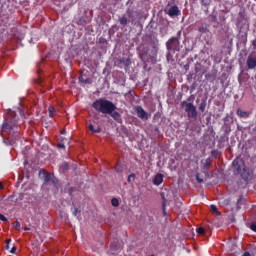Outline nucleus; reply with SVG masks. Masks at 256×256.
I'll list each match as a JSON object with an SVG mask.
<instances>
[{"mask_svg": "<svg viewBox=\"0 0 256 256\" xmlns=\"http://www.w3.org/2000/svg\"><path fill=\"white\" fill-rule=\"evenodd\" d=\"M21 128L19 127V117L13 110L7 113L6 121L2 125L0 132L5 145H15L21 139Z\"/></svg>", "mask_w": 256, "mask_h": 256, "instance_id": "nucleus-1", "label": "nucleus"}, {"mask_svg": "<svg viewBox=\"0 0 256 256\" xmlns=\"http://www.w3.org/2000/svg\"><path fill=\"white\" fill-rule=\"evenodd\" d=\"M92 107L95 111H98V113L111 116L116 123H123V118H121V114L117 112V106L113 102L105 98H100L92 103Z\"/></svg>", "mask_w": 256, "mask_h": 256, "instance_id": "nucleus-2", "label": "nucleus"}, {"mask_svg": "<svg viewBox=\"0 0 256 256\" xmlns=\"http://www.w3.org/2000/svg\"><path fill=\"white\" fill-rule=\"evenodd\" d=\"M180 105L182 109H184L185 113H187L188 119H194V121L197 119L199 113L197 112V107H195L193 103L182 101Z\"/></svg>", "mask_w": 256, "mask_h": 256, "instance_id": "nucleus-3", "label": "nucleus"}, {"mask_svg": "<svg viewBox=\"0 0 256 256\" xmlns=\"http://www.w3.org/2000/svg\"><path fill=\"white\" fill-rule=\"evenodd\" d=\"M178 37H171L167 42H166V49L168 51H180V45L181 42H179V38L181 37V31L178 32Z\"/></svg>", "mask_w": 256, "mask_h": 256, "instance_id": "nucleus-4", "label": "nucleus"}, {"mask_svg": "<svg viewBox=\"0 0 256 256\" xmlns=\"http://www.w3.org/2000/svg\"><path fill=\"white\" fill-rule=\"evenodd\" d=\"M232 165L238 175H240L243 172V169H245V161L242 158H236L232 162Z\"/></svg>", "mask_w": 256, "mask_h": 256, "instance_id": "nucleus-5", "label": "nucleus"}, {"mask_svg": "<svg viewBox=\"0 0 256 256\" xmlns=\"http://www.w3.org/2000/svg\"><path fill=\"white\" fill-rule=\"evenodd\" d=\"M240 176L244 181H251L253 179V171L247 167L243 168Z\"/></svg>", "mask_w": 256, "mask_h": 256, "instance_id": "nucleus-6", "label": "nucleus"}, {"mask_svg": "<svg viewBox=\"0 0 256 256\" xmlns=\"http://www.w3.org/2000/svg\"><path fill=\"white\" fill-rule=\"evenodd\" d=\"M135 111L139 119H142V121H147V119H149L147 112L142 106H136Z\"/></svg>", "mask_w": 256, "mask_h": 256, "instance_id": "nucleus-7", "label": "nucleus"}, {"mask_svg": "<svg viewBox=\"0 0 256 256\" xmlns=\"http://www.w3.org/2000/svg\"><path fill=\"white\" fill-rule=\"evenodd\" d=\"M168 15L169 17H179V15H181V10H179V7L177 6H172L168 10Z\"/></svg>", "mask_w": 256, "mask_h": 256, "instance_id": "nucleus-8", "label": "nucleus"}, {"mask_svg": "<svg viewBox=\"0 0 256 256\" xmlns=\"http://www.w3.org/2000/svg\"><path fill=\"white\" fill-rule=\"evenodd\" d=\"M246 65L248 69H255L256 67V56H248L246 60Z\"/></svg>", "mask_w": 256, "mask_h": 256, "instance_id": "nucleus-9", "label": "nucleus"}, {"mask_svg": "<svg viewBox=\"0 0 256 256\" xmlns=\"http://www.w3.org/2000/svg\"><path fill=\"white\" fill-rule=\"evenodd\" d=\"M209 24L207 23H202L199 27H198V31L199 33H201V35H204L205 33H209Z\"/></svg>", "mask_w": 256, "mask_h": 256, "instance_id": "nucleus-10", "label": "nucleus"}, {"mask_svg": "<svg viewBox=\"0 0 256 256\" xmlns=\"http://www.w3.org/2000/svg\"><path fill=\"white\" fill-rule=\"evenodd\" d=\"M161 183H163V174L158 173L153 179V184L159 186Z\"/></svg>", "mask_w": 256, "mask_h": 256, "instance_id": "nucleus-11", "label": "nucleus"}, {"mask_svg": "<svg viewBox=\"0 0 256 256\" xmlns=\"http://www.w3.org/2000/svg\"><path fill=\"white\" fill-rule=\"evenodd\" d=\"M88 129L89 131H91L92 133H101V127L100 126H93V124H89L88 125Z\"/></svg>", "mask_w": 256, "mask_h": 256, "instance_id": "nucleus-12", "label": "nucleus"}, {"mask_svg": "<svg viewBox=\"0 0 256 256\" xmlns=\"http://www.w3.org/2000/svg\"><path fill=\"white\" fill-rule=\"evenodd\" d=\"M237 115H238L239 117H242L243 119H247V118L249 117V112L243 111V110H241V109H238V110H237Z\"/></svg>", "mask_w": 256, "mask_h": 256, "instance_id": "nucleus-13", "label": "nucleus"}, {"mask_svg": "<svg viewBox=\"0 0 256 256\" xmlns=\"http://www.w3.org/2000/svg\"><path fill=\"white\" fill-rule=\"evenodd\" d=\"M43 171H44V183H49V181H52L53 183H55V180L51 178V174L49 172H45V170Z\"/></svg>", "mask_w": 256, "mask_h": 256, "instance_id": "nucleus-14", "label": "nucleus"}, {"mask_svg": "<svg viewBox=\"0 0 256 256\" xmlns=\"http://www.w3.org/2000/svg\"><path fill=\"white\" fill-rule=\"evenodd\" d=\"M120 63L125 65V67H129L131 65V58L122 57L120 58Z\"/></svg>", "mask_w": 256, "mask_h": 256, "instance_id": "nucleus-15", "label": "nucleus"}, {"mask_svg": "<svg viewBox=\"0 0 256 256\" xmlns=\"http://www.w3.org/2000/svg\"><path fill=\"white\" fill-rule=\"evenodd\" d=\"M119 23L120 25L125 26L129 23V19H127V16L124 15L121 18H119Z\"/></svg>", "mask_w": 256, "mask_h": 256, "instance_id": "nucleus-16", "label": "nucleus"}, {"mask_svg": "<svg viewBox=\"0 0 256 256\" xmlns=\"http://www.w3.org/2000/svg\"><path fill=\"white\" fill-rule=\"evenodd\" d=\"M207 107V102L205 100H203L200 105H199V111H201V113H205V108Z\"/></svg>", "mask_w": 256, "mask_h": 256, "instance_id": "nucleus-17", "label": "nucleus"}, {"mask_svg": "<svg viewBox=\"0 0 256 256\" xmlns=\"http://www.w3.org/2000/svg\"><path fill=\"white\" fill-rule=\"evenodd\" d=\"M60 170L61 171H68L69 170V164L67 162H63L61 165H60Z\"/></svg>", "mask_w": 256, "mask_h": 256, "instance_id": "nucleus-18", "label": "nucleus"}, {"mask_svg": "<svg viewBox=\"0 0 256 256\" xmlns=\"http://www.w3.org/2000/svg\"><path fill=\"white\" fill-rule=\"evenodd\" d=\"M48 112H49V117H55V112H56L55 107L50 106L48 108Z\"/></svg>", "mask_w": 256, "mask_h": 256, "instance_id": "nucleus-19", "label": "nucleus"}, {"mask_svg": "<svg viewBox=\"0 0 256 256\" xmlns=\"http://www.w3.org/2000/svg\"><path fill=\"white\" fill-rule=\"evenodd\" d=\"M111 205H112V207H117L119 205V199L112 198Z\"/></svg>", "mask_w": 256, "mask_h": 256, "instance_id": "nucleus-20", "label": "nucleus"}, {"mask_svg": "<svg viewBox=\"0 0 256 256\" xmlns=\"http://www.w3.org/2000/svg\"><path fill=\"white\" fill-rule=\"evenodd\" d=\"M201 5H204V7H209L211 5V0H201Z\"/></svg>", "mask_w": 256, "mask_h": 256, "instance_id": "nucleus-21", "label": "nucleus"}, {"mask_svg": "<svg viewBox=\"0 0 256 256\" xmlns=\"http://www.w3.org/2000/svg\"><path fill=\"white\" fill-rule=\"evenodd\" d=\"M13 227H14V229L19 230V229H21V223L16 220V221L13 223Z\"/></svg>", "mask_w": 256, "mask_h": 256, "instance_id": "nucleus-22", "label": "nucleus"}, {"mask_svg": "<svg viewBox=\"0 0 256 256\" xmlns=\"http://www.w3.org/2000/svg\"><path fill=\"white\" fill-rule=\"evenodd\" d=\"M196 231H197L198 235H205V228H203V227L197 228Z\"/></svg>", "mask_w": 256, "mask_h": 256, "instance_id": "nucleus-23", "label": "nucleus"}, {"mask_svg": "<svg viewBox=\"0 0 256 256\" xmlns=\"http://www.w3.org/2000/svg\"><path fill=\"white\" fill-rule=\"evenodd\" d=\"M128 183H131V181H135V174H130L127 179Z\"/></svg>", "mask_w": 256, "mask_h": 256, "instance_id": "nucleus-24", "label": "nucleus"}, {"mask_svg": "<svg viewBox=\"0 0 256 256\" xmlns=\"http://www.w3.org/2000/svg\"><path fill=\"white\" fill-rule=\"evenodd\" d=\"M210 19L212 23H217V16L215 14H211Z\"/></svg>", "mask_w": 256, "mask_h": 256, "instance_id": "nucleus-25", "label": "nucleus"}, {"mask_svg": "<svg viewBox=\"0 0 256 256\" xmlns=\"http://www.w3.org/2000/svg\"><path fill=\"white\" fill-rule=\"evenodd\" d=\"M79 213H81V210H79V208H74V211H73L74 217H77V215H79Z\"/></svg>", "mask_w": 256, "mask_h": 256, "instance_id": "nucleus-26", "label": "nucleus"}, {"mask_svg": "<svg viewBox=\"0 0 256 256\" xmlns=\"http://www.w3.org/2000/svg\"><path fill=\"white\" fill-rule=\"evenodd\" d=\"M197 183H203V178L200 177V174H196Z\"/></svg>", "mask_w": 256, "mask_h": 256, "instance_id": "nucleus-27", "label": "nucleus"}, {"mask_svg": "<svg viewBox=\"0 0 256 256\" xmlns=\"http://www.w3.org/2000/svg\"><path fill=\"white\" fill-rule=\"evenodd\" d=\"M210 209H211V211H213V213H219V211L217 210V206H215V205H211Z\"/></svg>", "mask_w": 256, "mask_h": 256, "instance_id": "nucleus-28", "label": "nucleus"}, {"mask_svg": "<svg viewBox=\"0 0 256 256\" xmlns=\"http://www.w3.org/2000/svg\"><path fill=\"white\" fill-rule=\"evenodd\" d=\"M0 221H3V223H7V217H5L3 214H0Z\"/></svg>", "mask_w": 256, "mask_h": 256, "instance_id": "nucleus-29", "label": "nucleus"}, {"mask_svg": "<svg viewBox=\"0 0 256 256\" xmlns=\"http://www.w3.org/2000/svg\"><path fill=\"white\" fill-rule=\"evenodd\" d=\"M250 229L256 233V223L253 222L250 226Z\"/></svg>", "mask_w": 256, "mask_h": 256, "instance_id": "nucleus-30", "label": "nucleus"}, {"mask_svg": "<svg viewBox=\"0 0 256 256\" xmlns=\"http://www.w3.org/2000/svg\"><path fill=\"white\" fill-rule=\"evenodd\" d=\"M10 253L15 254L17 253V246H13L10 250Z\"/></svg>", "mask_w": 256, "mask_h": 256, "instance_id": "nucleus-31", "label": "nucleus"}, {"mask_svg": "<svg viewBox=\"0 0 256 256\" xmlns=\"http://www.w3.org/2000/svg\"><path fill=\"white\" fill-rule=\"evenodd\" d=\"M187 101H189V102L195 101V95H190V96L187 98Z\"/></svg>", "mask_w": 256, "mask_h": 256, "instance_id": "nucleus-32", "label": "nucleus"}, {"mask_svg": "<svg viewBox=\"0 0 256 256\" xmlns=\"http://www.w3.org/2000/svg\"><path fill=\"white\" fill-rule=\"evenodd\" d=\"M251 45H252L253 49H256V39L252 40Z\"/></svg>", "mask_w": 256, "mask_h": 256, "instance_id": "nucleus-33", "label": "nucleus"}, {"mask_svg": "<svg viewBox=\"0 0 256 256\" xmlns=\"http://www.w3.org/2000/svg\"><path fill=\"white\" fill-rule=\"evenodd\" d=\"M57 147L58 149H65V144H58Z\"/></svg>", "mask_w": 256, "mask_h": 256, "instance_id": "nucleus-34", "label": "nucleus"}, {"mask_svg": "<svg viewBox=\"0 0 256 256\" xmlns=\"http://www.w3.org/2000/svg\"><path fill=\"white\" fill-rule=\"evenodd\" d=\"M163 214L164 216L167 215V211H165V203H163Z\"/></svg>", "mask_w": 256, "mask_h": 256, "instance_id": "nucleus-35", "label": "nucleus"}, {"mask_svg": "<svg viewBox=\"0 0 256 256\" xmlns=\"http://www.w3.org/2000/svg\"><path fill=\"white\" fill-rule=\"evenodd\" d=\"M243 256H251V253L245 252V253L243 254Z\"/></svg>", "mask_w": 256, "mask_h": 256, "instance_id": "nucleus-36", "label": "nucleus"}, {"mask_svg": "<svg viewBox=\"0 0 256 256\" xmlns=\"http://www.w3.org/2000/svg\"><path fill=\"white\" fill-rule=\"evenodd\" d=\"M10 243H11V239H7V240H6V244L9 245Z\"/></svg>", "mask_w": 256, "mask_h": 256, "instance_id": "nucleus-37", "label": "nucleus"}, {"mask_svg": "<svg viewBox=\"0 0 256 256\" xmlns=\"http://www.w3.org/2000/svg\"><path fill=\"white\" fill-rule=\"evenodd\" d=\"M0 190H3V183L0 182Z\"/></svg>", "mask_w": 256, "mask_h": 256, "instance_id": "nucleus-38", "label": "nucleus"}, {"mask_svg": "<svg viewBox=\"0 0 256 256\" xmlns=\"http://www.w3.org/2000/svg\"><path fill=\"white\" fill-rule=\"evenodd\" d=\"M5 249L9 250V244H6Z\"/></svg>", "mask_w": 256, "mask_h": 256, "instance_id": "nucleus-39", "label": "nucleus"}, {"mask_svg": "<svg viewBox=\"0 0 256 256\" xmlns=\"http://www.w3.org/2000/svg\"><path fill=\"white\" fill-rule=\"evenodd\" d=\"M212 155H216V152H215V151H212Z\"/></svg>", "mask_w": 256, "mask_h": 256, "instance_id": "nucleus-40", "label": "nucleus"}, {"mask_svg": "<svg viewBox=\"0 0 256 256\" xmlns=\"http://www.w3.org/2000/svg\"><path fill=\"white\" fill-rule=\"evenodd\" d=\"M30 230V228H25V231H29Z\"/></svg>", "mask_w": 256, "mask_h": 256, "instance_id": "nucleus-41", "label": "nucleus"}]
</instances>
